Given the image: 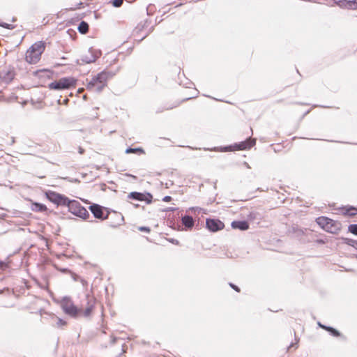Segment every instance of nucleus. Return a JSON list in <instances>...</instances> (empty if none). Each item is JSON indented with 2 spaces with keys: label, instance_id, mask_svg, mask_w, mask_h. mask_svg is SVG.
Listing matches in <instances>:
<instances>
[{
  "label": "nucleus",
  "instance_id": "f257e3e1",
  "mask_svg": "<svg viewBox=\"0 0 357 357\" xmlns=\"http://www.w3.org/2000/svg\"><path fill=\"white\" fill-rule=\"evenodd\" d=\"M114 75V74L111 71L103 70L88 82L86 89L93 92L100 93L107 86V80Z\"/></svg>",
  "mask_w": 357,
  "mask_h": 357
},
{
  "label": "nucleus",
  "instance_id": "f03ea898",
  "mask_svg": "<svg viewBox=\"0 0 357 357\" xmlns=\"http://www.w3.org/2000/svg\"><path fill=\"white\" fill-rule=\"evenodd\" d=\"M76 84V79L74 77H66L54 81L48 84V88L52 90L69 89Z\"/></svg>",
  "mask_w": 357,
  "mask_h": 357
},
{
  "label": "nucleus",
  "instance_id": "7ed1b4c3",
  "mask_svg": "<svg viewBox=\"0 0 357 357\" xmlns=\"http://www.w3.org/2000/svg\"><path fill=\"white\" fill-rule=\"evenodd\" d=\"M61 307L65 314L73 318H77L81 310L74 305L70 298L65 296L61 301Z\"/></svg>",
  "mask_w": 357,
  "mask_h": 357
},
{
  "label": "nucleus",
  "instance_id": "20e7f679",
  "mask_svg": "<svg viewBox=\"0 0 357 357\" xmlns=\"http://www.w3.org/2000/svg\"><path fill=\"white\" fill-rule=\"evenodd\" d=\"M68 211L83 220H86L90 217V214L87 210L76 200H72L71 204L69 205Z\"/></svg>",
  "mask_w": 357,
  "mask_h": 357
},
{
  "label": "nucleus",
  "instance_id": "39448f33",
  "mask_svg": "<svg viewBox=\"0 0 357 357\" xmlns=\"http://www.w3.org/2000/svg\"><path fill=\"white\" fill-rule=\"evenodd\" d=\"M255 139L251 137L247 138L245 141L239 143H235L234 145L225 146L221 149L222 151H231L234 150H246L252 147L255 144Z\"/></svg>",
  "mask_w": 357,
  "mask_h": 357
},
{
  "label": "nucleus",
  "instance_id": "423d86ee",
  "mask_svg": "<svg viewBox=\"0 0 357 357\" xmlns=\"http://www.w3.org/2000/svg\"><path fill=\"white\" fill-rule=\"evenodd\" d=\"M101 54L100 50L90 47L87 53L81 56L80 60L84 63H94Z\"/></svg>",
  "mask_w": 357,
  "mask_h": 357
},
{
  "label": "nucleus",
  "instance_id": "0eeeda50",
  "mask_svg": "<svg viewBox=\"0 0 357 357\" xmlns=\"http://www.w3.org/2000/svg\"><path fill=\"white\" fill-rule=\"evenodd\" d=\"M128 198L140 202L144 201L149 204L152 202L153 195L150 192H131L128 194Z\"/></svg>",
  "mask_w": 357,
  "mask_h": 357
},
{
  "label": "nucleus",
  "instance_id": "6e6552de",
  "mask_svg": "<svg viewBox=\"0 0 357 357\" xmlns=\"http://www.w3.org/2000/svg\"><path fill=\"white\" fill-rule=\"evenodd\" d=\"M15 76L14 68L11 66H5L0 70V78L6 84L13 81Z\"/></svg>",
  "mask_w": 357,
  "mask_h": 357
},
{
  "label": "nucleus",
  "instance_id": "1a4fd4ad",
  "mask_svg": "<svg viewBox=\"0 0 357 357\" xmlns=\"http://www.w3.org/2000/svg\"><path fill=\"white\" fill-rule=\"evenodd\" d=\"M89 209L95 218L100 219L101 220H104L108 218L109 213L107 212V213L105 215L103 212L104 207L98 204H91L89 206Z\"/></svg>",
  "mask_w": 357,
  "mask_h": 357
},
{
  "label": "nucleus",
  "instance_id": "9d476101",
  "mask_svg": "<svg viewBox=\"0 0 357 357\" xmlns=\"http://www.w3.org/2000/svg\"><path fill=\"white\" fill-rule=\"evenodd\" d=\"M206 228L211 231H218L224 228V223L218 219L208 218L206 221Z\"/></svg>",
  "mask_w": 357,
  "mask_h": 357
},
{
  "label": "nucleus",
  "instance_id": "9b49d317",
  "mask_svg": "<svg viewBox=\"0 0 357 357\" xmlns=\"http://www.w3.org/2000/svg\"><path fill=\"white\" fill-rule=\"evenodd\" d=\"M317 223L324 229L331 233H335V230L329 226V223H333V220L327 217L321 216L317 218Z\"/></svg>",
  "mask_w": 357,
  "mask_h": 357
},
{
  "label": "nucleus",
  "instance_id": "f8f14e48",
  "mask_svg": "<svg viewBox=\"0 0 357 357\" xmlns=\"http://www.w3.org/2000/svg\"><path fill=\"white\" fill-rule=\"evenodd\" d=\"M86 309L84 310V311L83 312V316L85 317H88L91 315V314L93 310V307H94V305L96 303V298L89 294H86Z\"/></svg>",
  "mask_w": 357,
  "mask_h": 357
},
{
  "label": "nucleus",
  "instance_id": "ddd939ff",
  "mask_svg": "<svg viewBox=\"0 0 357 357\" xmlns=\"http://www.w3.org/2000/svg\"><path fill=\"white\" fill-rule=\"evenodd\" d=\"M41 55L29 49L26 52L25 59L29 63H36L40 59Z\"/></svg>",
  "mask_w": 357,
  "mask_h": 357
},
{
  "label": "nucleus",
  "instance_id": "4468645a",
  "mask_svg": "<svg viewBox=\"0 0 357 357\" xmlns=\"http://www.w3.org/2000/svg\"><path fill=\"white\" fill-rule=\"evenodd\" d=\"M231 226L234 229L245 231L249 229V223L246 220H234L231 222Z\"/></svg>",
  "mask_w": 357,
  "mask_h": 357
},
{
  "label": "nucleus",
  "instance_id": "2eb2a0df",
  "mask_svg": "<svg viewBox=\"0 0 357 357\" xmlns=\"http://www.w3.org/2000/svg\"><path fill=\"white\" fill-rule=\"evenodd\" d=\"M45 48V43L43 41H38L33 44L29 49L32 52H35L38 54L41 55Z\"/></svg>",
  "mask_w": 357,
  "mask_h": 357
},
{
  "label": "nucleus",
  "instance_id": "dca6fc26",
  "mask_svg": "<svg viewBox=\"0 0 357 357\" xmlns=\"http://www.w3.org/2000/svg\"><path fill=\"white\" fill-rule=\"evenodd\" d=\"M181 222L183 225H184L186 229H192L195 224L192 217L188 215H185L183 216L181 218Z\"/></svg>",
  "mask_w": 357,
  "mask_h": 357
},
{
  "label": "nucleus",
  "instance_id": "f3484780",
  "mask_svg": "<svg viewBox=\"0 0 357 357\" xmlns=\"http://www.w3.org/2000/svg\"><path fill=\"white\" fill-rule=\"evenodd\" d=\"M47 199L52 203L57 205L58 202H59V199H61V194H59L55 192L50 191L46 193Z\"/></svg>",
  "mask_w": 357,
  "mask_h": 357
},
{
  "label": "nucleus",
  "instance_id": "a211bd4d",
  "mask_svg": "<svg viewBox=\"0 0 357 357\" xmlns=\"http://www.w3.org/2000/svg\"><path fill=\"white\" fill-rule=\"evenodd\" d=\"M31 209L34 212H44L47 211V208L43 204L33 202L31 206Z\"/></svg>",
  "mask_w": 357,
  "mask_h": 357
},
{
  "label": "nucleus",
  "instance_id": "6ab92c4d",
  "mask_svg": "<svg viewBox=\"0 0 357 357\" xmlns=\"http://www.w3.org/2000/svg\"><path fill=\"white\" fill-rule=\"evenodd\" d=\"M343 210H344V211L342 212V213L344 215H349L351 217H353V216H355L356 215H357V208H356L354 206H346L343 208Z\"/></svg>",
  "mask_w": 357,
  "mask_h": 357
},
{
  "label": "nucleus",
  "instance_id": "aec40b11",
  "mask_svg": "<svg viewBox=\"0 0 357 357\" xmlns=\"http://www.w3.org/2000/svg\"><path fill=\"white\" fill-rule=\"evenodd\" d=\"M89 24L85 21H82L78 26V31L82 34H85L89 31Z\"/></svg>",
  "mask_w": 357,
  "mask_h": 357
},
{
  "label": "nucleus",
  "instance_id": "412c9836",
  "mask_svg": "<svg viewBox=\"0 0 357 357\" xmlns=\"http://www.w3.org/2000/svg\"><path fill=\"white\" fill-rule=\"evenodd\" d=\"M72 200L69 199L65 195H61V199H59V202H58V206H68L69 208V205L71 204Z\"/></svg>",
  "mask_w": 357,
  "mask_h": 357
},
{
  "label": "nucleus",
  "instance_id": "4be33fe9",
  "mask_svg": "<svg viewBox=\"0 0 357 357\" xmlns=\"http://www.w3.org/2000/svg\"><path fill=\"white\" fill-rule=\"evenodd\" d=\"M342 3L345 4V6H347L348 8H350V9L357 8V0H351V1L344 0V1H342Z\"/></svg>",
  "mask_w": 357,
  "mask_h": 357
},
{
  "label": "nucleus",
  "instance_id": "5701e85b",
  "mask_svg": "<svg viewBox=\"0 0 357 357\" xmlns=\"http://www.w3.org/2000/svg\"><path fill=\"white\" fill-rule=\"evenodd\" d=\"M343 241H344V243H346L350 246H352L356 250H357V241L356 240L345 238H343Z\"/></svg>",
  "mask_w": 357,
  "mask_h": 357
},
{
  "label": "nucleus",
  "instance_id": "b1692460",
  "mask_svg": "<svg viewBox=\"0 0 357 357\" xmlns=\"http://www.w3.org/2000/svg\"><path fill=\"white\" fill-rule=\"evenodd\" d=\"M70 273L74 281H80L84 286L86 285L87 282L85 280L81 278L78 275L75 274V273H73L72 271H70Z\"/></svg>",
  "mask_w": 357,
  "mask_h": 357
},
{
  "label": "nucleus",
  "instance_id": "393cba45",
  "mask_svg": "<svg viewBox=\"0 0 357 357\" xmlns=\"http://www.w3.org/2000/svg\"><path fill=\"white\" fill-rule=\"evenodd\" d=\"M126 153H144V150L140 148H131L129 147L126 150Z\"/></svg>",
  "mask_w": 357,
  "mask_h": 357
},
{
  "label": "nucleus",
  "instance_id": "a878e982",
  "mask_svg": "<svg viewBox=\"0 0 357 357\" xmlns=\"http://www.w3.org/2000/svg\"><path fill=\"white\" fill-rule=\"evenodd\" d=\"M178 105V104L175 103V104H173V105L165 107H159V108L157 109L156 112L157 113H160V112H162L164 110L172 109L173 108L176 107Z\"/></svg>",
  "mask_w": 357,
  "mask_h": 357
},
{
  "label": "nucleus",
  "instance_id": "bb28decb",
  "mask_svg": "<svg viewBox=\"0 0 357 357\" xmlns=\"http://www.w3.org/2000/svg\"><path fill=\"white\" fill-rule=\"evenodd\" d=\"M327 331L331 333V335L333 336H335V337L340 336V333L337 330H336L335 328H334L331 326H329L328 328H327Z\"/></svg>",
  "mask_w": 357,
  "mask_h": 357
},
{
  "label": "nucleus",
  "instance_id": "cd10ccee",
  "mask_svg": "<svg viewBox=\"0 0 357 357\" xmlns=\"http://www.w3.org/2000/svg\"><path fill=\"white\" fill-rule=\"evenodd\" d=\"M348 231L357 236V224H351L348 227Z\"/></svg>",
  "mask_w": 357,
  "mask_h": 357
},
{
  "label": "nucleus",
  "instance_id": "c85d7f7f",
  "mask_svg": "<svg viewBox=\"0 0 357 357\" xmlns=\"http://www.w3.org/2000/svg\"><path fill=\"white\" fill-rule=\"evenodd\" d=\"M0 26L6 28L7 29H10V30H12V29L15 28V25H13V24H8V23H6V22H0Z\"/></svg>",
  "mask_w": 357,
  "mask_h": 357
},
{
  "label": "nucleus",
  "instance_id": "c756f323",
  "mask_svg": "<svg viewBox=\"0 0 357 357\" xmlns=\"http://www.w3.org/2000/svg\"><path fill=\"white\" fill-rule=\"evenodd\" d=\"M111 3L114 7L119 8L123 4V0H112Z\"/></svg>",
  "mask_w": 357,
  "mask_h": 357
},
{
  "label": "nucleus",
  "instance_id": "7c9ffc66",
  "mask_svg": "<svg viewBox=\"0 0 357 357\" xmlns=\"http://www.w3.org/2000/svg\"><path fill=\"white\" fill-rule=\"evenodd\" d=\"M8 266H9L8 263L0 260V269L6 270L7 268H8Z\"/></svg>",
  "mask_w": 357,
  "mask_h": 357
},
{
  "label": "nucleus",
  "instance_id": "2f4dec72",
  "mask_svg": "<svg viewBox=\"0 0 357 357\" xmlns=\"http://www.w3.org/2000/svg\"><path fill=\"white\" fill-rule=\"evenodd\" d=\"M66 324V321L60 319V318H58L57 319V322H56V326L58 327H61L62 326H65Z\"/></svg>",
  "mask_w": 357,
  "mask_h": 357
},
{
  "label": "nucleus",
  "instance_id": "473e14b6",
  "mask_svg": "<svg viewBox=\"0 0 357 357\" xmlns=\"http://www.w3.org/2000/svg\"><path fill=\"white\" fill-rule=\"evenodd\" d=\"M329 226L335 230V233L339 230V227L337 226L336 222L333 220V223H329Z\"/></svg>",
  "mask_w": 357,
  "mask_h": 357
},
{
  "label": "nucleus",
  "instance_id": "72a5a7b5",
  "mask_svg": "<svg viewBox=\"0 0 357 357\" xmlns=\"http://www.w3.org/2000/svg\"><path fill=\"white\" fill-rule=\"evenodd\" d=\"M56 268L61 273H70V271L66 268H59L57 266H56Z\"/></svg>",
  "mask_w": 357,
  "mask_h": 357
},
{
  "label": "nucleus",
  "instance_id": "f704fd0d",
  "mask_svg": "<svg viewBox=\"0 0 357 357\" xmlns=\"http://www.w3.org/2000/svg\"><path fill=\"white\" fill-rule=\"evenodd\" d=\"M139 230L141 231H145V232H150L151 229L149 227H144V226H142V227H139Z\"/></svg>",
  "mask_w": 357,
  "mask_h": 357
},
{
  "label": "nucleus",
  "instance_id": "c9c22d12",
  "mask_svg": "<svg viewBox=\"0 0 357 357\" xmlns=\"http://www.w3.org/2000/svg\"><path fill=\"white\" fill-rule=\"evenodd\" d=\"M229 286L234 289L237 292H239L240 291V289L238 286L235 285L233 283H229Z\"/></svg>",
  "mask_w": 357,
  "mask_h": 357
},
{
  "label": "nucleus",
  "instance_id": "e433bc0d",
  "mask_svg": "<svg viewBox=\"0 0 357 357\" xmlns=\"http://www.w3.org/2000/svg\"><path fill=\"white\" fill-rule=\"evenodd\" d=\"M176 210H177V208L168 207V208L164 209L163 211H165V212H169V211H175Z\"/></svg>",
  "mask_w": 357,
  "mask_h": 357
},
{
  "label": "nucleus",
  "instance_id": "4c0bfd02",
  "mask_svg": "<svg viewBox=\"0 0 357 357\" xmlns=\"http://www.w3.org/2000/svg\"><path fill=\"white\" fill-rule=\"evenodd\" d=\"M172 199V197L168 196V195H167L162 198V201L165 202H170Z\"/></svg>",
  "mask_w": 357,
  "mask_h": 357
},
{
  "label": "nucleus",
  "instance_id": "58836bf2",
  "mask_svg": "<svg viewBox=\"0 0 357 357\" xmlns=\"http://www.w3.org/2000/svg\"><path fill=\"white\" fill-rule=\"evenodd\" d=\"M317 324H318V326H319L320 328H323V329H324V330H326V331H327V328H328V327H329V326H326V325L322 324L321 322H318V323H317Z\"/></svg>",
  "mask_w": 357,
  "mask_h": 357
},
{
  "label": "nucleus",
  "instance_id": "ea45409f",
  "mask_svg": "<svg viewBox=\"0 0 357 357\" xmlns=\"http://www.w3.org/2000/svg\"><path fill=\"white\" fill-rule=\"evenodd\" d=\"M190 209L191 211H195V212L197 211L198 213H199L201 211V210H202V208H199V207H192V208H190Z\"/></svg>",
  "mask_w": 357,
  "mask_h": 357
},
{
  "label": "nucleus",
  "instance_id": "a19ab883",
  "mask_svg": "<svg viewBox=\"0 0 357 357\" xmlns=\"http://www.w3.org/2000/svg\"><path fill=\"white\" fill-rule=\"evenodd\" d=\"M169 241L174 244H176V245H178V241L176 240V239H174V238H172L169 240Z\"/></svg>",
  "mask_w": 357,
  "mask_h": 357
},
{
  "label": "nucleus",
  "instance_id": "79ce46f5",
  "mask_svg": "<svg viewBox=\"0 0 357 357\" xmlns=\"http://www.w3.org/2000/svg\"><path fill=\"white\" fill-rule=\"evenodd\" d=\"M116 337L111 336V343L113 344L116 342Z\"/></svg>",
  "mask_w": 357,
  "mask_h": 357
},
{
  "label": "nucleus",
  "instance_id": "37998d69",
  "mask_svg": "<svg viewBox=\"0 0 357 357\" xmlns=\"http://www.w3.org/2000/svg\"><path fill=\"white\" fill-rule=\"evenodd\" d=\"M78 151H79V153L80 154H83V153H84V149L83 148H82V147H79V150H78Z\"/></svg>",
  "mask_w": 357,
  "mask_h": 357
},
{
  "label": "nucleus",
  "instance_id": "c03bdc74",
  "mask_svg": "<svg viewBox=\"0 0 357 357\" xmlns=\"http://www.w3.org/2000/svg\"><path fill=\"white\" fill-rule=\"evenodd\" d=\"M244 165H245L247 168H249V169L250 168V167L249 164H248V162H244Z\"/></svg>",
  "mask_w": 357,
  "mask_h": 357
},
{
  "label": "nucleus",
  "instance_id": "a18cd8bd",
  "mask_svg": "<svg viewBox=\"0 0 357 357\" xmlns=\"http://www.w3.org/2000/svg\"><path fill=\"white\" fill-rule=\"evenodd\" d=\"M294 346H296V348L297 347V342H296L295 344H291V345L289 346V348L293 347Z\"/></svg>",
  "mask_w": 357,
  "mask_h": 357
},
{
  "label": "nucleus",
  "instance_id": "49530a36",
  "mask_svg": "<svg viewBox=\"0 0 357 357\" xmlns=\"http://www.w3.org/2000/svg\"><path fill=\"white\" fill-rule=\"evenodd\" d=\"M83 90H84L83 89H78V92H79V93H80V92H82Z\"/></svg>",
  "mask_w": 357,
  "mask_h": 357
},
{
  "label": "nucleus",
  "instance_id": "de8ad7c7",
  "mask_svg": "<svg viewBox=\"0 0 357 357\" xmlns=\"http://www.w3.org/2000/svg\"><path fill=\"white\" fill-rule=\"evenodd\" d=\"M83 98H84V100H86V95H84V96H83Z\"/></svg>",
  "mask_w": 357,
  "mask_h": 357
},
{
  "label": "nucleus",
  "instance_id": "09e8293b",
  "mask_svg": "<svg viewBox=\"0 0 357 357\" xmlns=\"http://www.w3.org/2000/svg\"><path fill=\"white\" fill-rule=\"evenodd\" d=\"M134 206H135V207H137L139 205L138 204H135Z\"/></svg>",
  "mask_w": 357,
  "mask_h": 357
},
{
  "label": "nucleus",
  "instance_id": "8fccbe9b",
  "mask_svg": "<svg viewBox=\"0 0 357 357\" xmlns=\"http://www.w3.org/2000/svg\"><path fill=\"white\" fill-rule=\"evenodd\" d=\"M356 257H357V255H356Z\"/></svg>",
  "mask_w": 357,
  "mask_h": 357
}]
</instances>
